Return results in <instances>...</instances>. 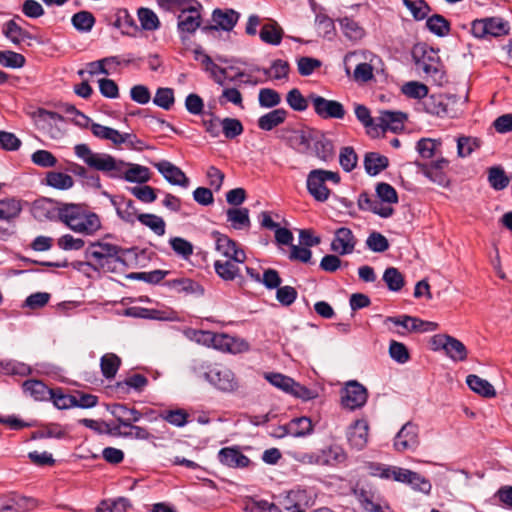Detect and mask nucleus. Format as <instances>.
Listing matches in <instances>:
<instances>
[{
	"label": "nucleus",
	"mask_w": 512,
	"mask_h": 512,
	"mask_svg": "<svg viewBox=\"0 0 512 512\" xmlns=\"http://www.w3.org/2000/svg\"><path fill=\"white\" fill-rule=\"evenodd\" d=\"M74 152L87 166L107 173L112 178H122L127 182L140 184L148 182L151 178L150 170L146 166L125 163L110 154L94 152L87 144L75 145Z\"/></svg>",
	"instance_id": "f257e3e1"
},
{
	"label": "nucleus",
	"mask_w": 512,
	"mask_h": 512,
	"mask_svg": "<svg viewBox=\"0 0 512 512\" xmlns=\"http://www.w3.org/2000/svg\"><path fill=\"white\" fill-rule=\"evenodd\" d=\"M57 215L69 229L82 235H93L101 228L99 216L77 204H61Z\"/></svg>",
	"instance_id": "f03ea898"
},
{
	"label": "nucleus",
	"mask_w": 512,
	"mask_h": 512,
	"mask_svg": "<svg viewBox=\"0 0 512 512\" xmlns=\"http://www.w3.org/2000/svg\"><path fill=\"white\" fill-rule=\"evenodd\" d=\"M127 250L112 244L106 238L91 242L85 250V257L92 259L94 265L108 272L120 271L126 267Z\"/></svg>",
	"instance_id": "7ed1b4c3"
},
{
	"label": "nucleus",
	"mask_w": 512,
	"mask_h": 512,
	"mask_svg": "<svg viewBox=\"0 0 512 512\" xmlns=\"http://www.w3.org/2000/svg\"><path fill=\"white\" fill-rule=\"evenodd\" d=\"M327 182H332L337 185L340 182V175L338 172L313 169L307 175L306 186L309 194L319 202H325L330 197V189Z\"/></svg>",
	"instance_id": "20e7f679"
},
{
	"label": "nucleus",
	"mask_w": 512,
	"mask_h": 512,
	"mask_svg": "<svg viewBox=\"0 0 512 512\" xmlns=\"http://www.w3.org/2000/svg\"><path fill=\"white\" fill-rule=\"evenodd\" d=\"M314 112L321 119H343L346 111L342 103L336 100H329L317 94L308 96Z\"/></svg>",
	"instance_id": "39448f33"
},
{
	"label": "nucleus",
	"mask_w": 512,
	"mask_h": 512,
	"mask_svg": "<svg viewBox=\"0 0 512 512\" xmlns=\"http://www.w3.org/2000/svg\"><path fill=\"white\" fill-rule=\"evenodd\" d=\"M265 379L273 386L282 391L309 400L313 398L312 391L299 383L295 382L291 377L281 373H265Z\"/></svg>",
	"instance_id": "423d86ee"
},
{
	"label": "nucleus",
	"mask_w": 512,
	"mask_h": 512,
	"mask_svg": "<svg viewBox=\"0 0 512 512\" xmlns=\"http://www.w3.org/2000/svg\"><path fill=\"white\" fill-rule=\"evenodd\" d=\"M205 378L223 392H233L238 388L234 373L227 367L216 365L205 373Z\"/></svg>",
	"instance_id": "0eeeda50"
},
{
	"label": "nucleus",
	"mask_w": 512,
	"mask_h": 512,
	"mask_svg": "<svg viewBox=\"0 0 512 512\" xmlns=\"http://www.w3.org/2000/svg\"><path fill=\"white\" fill-rule=\"evenodd\" d=\"M201 8L189 6L185 8L182 13L178 15L177 28L180 33L182 42L189 39V36L194 34L201 26Z\"/></svg>",
	"instance_id": "6e6552de"
},
{
	"label": "nucleus",
	"mask_w": 512,
	"mask_h": 512,
	"mask_svg": "<svg viewBox=\"0 0 512 512\" xmlns=\"http://www.w3.org/2000/svg\"><path fill=\"white\" fill-rule=\"evenodd\" d=\"M367 398L366 388L357 381H351L346 384L342 391L341 402L345 408L355 410L363 407Z\"/></svg>",
	"instance_id": "1a4fd4ad"
},
{
	"label": "nucleus",
	"mask_w": 512,
	"mask_h": 512,
	"mask_svg": "<svg viewBox=\"0 0 512 512\" xmlns=\"http://www.w3.org/2000/svg\"><path fill=\"white\" fill-rule=\"evenodd\" d=\"M417 69L422 71L434 82L441 84L444 79V71L438 55L433 51H424L422 57L416 60Z\"/></svg>",
	"instance_id": "9d476101"
},
{
	"label": "nucleus",
	"mask_w": 512,
	"mask_h": 512,
	"mask_svg": "<svg viewBox=\"0 0 512 512\" xmlns=\"http://www.w3.org/2000/svg\"><path fill=\"white\" fill-rule=\"evenodd\" d=\"M212 235L215 239L216 250L222 256L235 260L238 263L245 262L246 254L237 242L219 232H213Z\"/></svg>",
	"instance_id": "9b49d317"
},
{
	"label": "nucleus",
	"mask_w": 512,
	"mask_h": 512,
	"mask_svg": "<svg viewBox=\"0 0 512 512\" xmlns=\"http://www.w3.org/2000/svg\"><path fill=\"white\" fill-rule=\"evenodd\" d=\"M419 445L418 427L412 422L405 423L396 434L393 447L398 452L415 450Z\"/></svg>",
	"instance_id": "f8f14e48"
},
{
	"label": "nucleus",
	"mask_w": 512,
	"mask_h": 512,
	"mask_svg": "<svg viewBox=\"0 0 512 512\" xmlns=\"http://www.w3.org/2000/svg\"><path fill=\"white\" fill-rule=\"evenodd\" d=\"M386 322L402 326L408 332H433L438 329V324L431 321H424L416 317L403 315L399 317H387Z\"/></svg>",
	"instance_id": "ddd939ff"
},
{
	"label": "nucleus",
	"mask_w": 512,
	"mask_h": 512,
	"mask_svg": "<svg viewBox=\"0 0 512 512\" xmlns=\"http://www.w3.org/2000/svg\"><path fill=\"white\" fill-rule=\"evenodd\" d=\"M153 165L170 184L184 188L189 186L190 181L188 177L179 167L173 163L167 160H162L160 162L154 163Z\"/></svg>",
	"instance_id": "4468645a"
},
{
	"label": "nucleus",
	"mask_w": 512,
	"mask_h": 512,
	"mask_svg": "<svg viewBox=\"0 0 512 512\" xmlns=\"http://www.w3.org/2000/svg\"><path fill=\"white\" fill-rule=\"evenodd\" d=\"M212 347L233 354L249 350V344L246 340L223 333H215Z\"/></svg>",
	"instance_id": "2eb2a0df"
},
{
	"label": "nucleus",
	"mask_w": 512,
	"mask_h": 512,
	"mask_svg": "<svg viewBox=\"0 0 512 512\" xmlns=\"http://www.w3.org/2000/svg\"><path fill=\"white\" fill-rule=\"evenodd\" d=\"M356 246V239L349 228L341 227L335 231L331 250L338 255L351 254Z\"/></svg>",
	"instance_id": "dca6fc26"
},
{
	"label": "nucleus",
	"mask_w": 512,
	"mask_h": 512,
	"mask_svg": "<svg viewBox=\"0 0 512 512\" xmlns=\"http://www.w3.org/2000/svg\"><path fill=\"white\" fill-rule=\"evenodd\" d=\"M369 425L366 420H356L347 431V440L351 448L362 450L368 443Z\"/></svg>",
	"instance_id": "f3484780"
},
{
	"label": "nucleus",
	"mask_w": 512,
	"mask_h": 512,
	"mask_svg": "<svg viewBox=\"0 0 512 512\" xmlns=\"http://www.w3.org/2000/svg\"><path fill=\"white\" fill-rule=\"evenodd\" d=\"M313 155L322 162H329L334 159L335 150L332 140L327 138L325 134L318 131L315 133L311 148Z\"/></svg>",
	"instance_id": "a211bd4d"
},
{
	"label": "nucleus",
	"mask_w": 512,
	"mask_h": 512,
	"mask_svg": "<svg viewBox=\"0 0 512 512\" xmlns=\"http://www.w3.org/2000/svg\"><path fill=\"white\" fill-rule=\"evenodd\" d=\"M239 18V14L232 9H215L212 13V20L215 25L204 27L203 30H217L222 29L225 31H231L236 25Z\"/></svg>",
	"instance_id": "6ab92c4d"
},
{
	"label": "nucleus",
	"mask_w": 512,
	"mask_h": 512,
	"mask_svg": "<svg viewBox=\"0 0 512 512\" xmlns=\"http://www.w3.org/2000/svg\"><path fill=\"white\" fill-rule=\"evenodd\" d=\"M110 413L115 417L118 422L119 429L121 427L131 426V423H136L141 420L144 414L135 408H129L124 404H114L110 408Z\"/></svg>",
	"instance_id": "aec40b11"
},
{
	"label": "nucleus",
	"mask_w": 512,
	"mask_h": 512,
	"mask_svg": "<svg viewBox=\"0 0 512 512\" xmlns=\"http://www.w3.org/2000/svg\"><path fill=\"white\" fill-rule=\"evenodd\" d=\"M218 459L221 464L230 468H244L250 463V460L237 447H225L218 453Z\"/></svg>",
	"instance_id": "412c9836"
},
{
	"label": "nucleus",
	"mask_w": 512,
	"mask_h": 512,
	"mask_svg": "<svg viewBox=\"0 0 512 512\" xmlns=\"http://www.w3.org/2000/svg\"><path fill=\"white\" fill-rule=\"evenodd\" d=\"M453 97L446 95H431L423 102L424 109L427 113L438 116H450L449 104Z\"/></svg>",
	"instance_id": "4be33fe9"
},
{
	"label": "nucleus",
	"mask_w": 512,
	"mask_h": 512,
	"mask_svg": "<svg viewBox=\"0 0 512 512\" xmlns=\"http://www.w3.org/2000/svg\"><path fill=\"white\" fill-rule=\"evenodd\" d=\"M406 119V114L400 111H381L380 116L377 118L378 124L376 126L380 127L383 131L397 132L404 128Z\"/></svg>",
	"instance_id": "5701e85b"
},
{
	"label": "nucleus",
	"mask_w": 512,
	"mask_h": 512,
	"mask_svg": "<svg viewBox=\"0 0 512 512\" xmlns=\"http://www.w3.org/2000/svg\"><path fill=\"white\" fill-rule=\"evenodd\" d=\"M18 21H22L21 17L17 16L3 25L2 32L7 39H9L13 44L20 45L22 42L26 40H32L33 36L23 29Z\"/></svg>",
	"instance_id": "b1692460"
},
{
	"label": "nucleus",
	"mask_w": 512,
	"mask_h": 512,
	"mask_svg": "<svg viewBox=\"0 0 512 512\" xmlns=\"http://www.w3.org/2000/svg\"><path fill=\"white\" fill-rule=\"evenodd\" d=\"M287 117V110L284 108H276L260 116L257 120V125L260 130L271 131L282 125Z\"/></svg>",
	"instance_id": "393cba45"
},
{
	"label": "nucleus",
	"mask_w": 512,
	"mask_h": 512,
	"mask_svg": "<svg viewBox=\"0 0 512 512\" xmlns=\"http://www.w3.org/2000/svg\"><path fill=\"white\" fill-rule=\"evenodd\" d=\"M284 35L282 27L276 21H269L264 24L259 32L260 39L269 45L277 46L281 43Z\"/></svg>",
	"instance_id": "a878e982"
},
{
	"label": "nucleus",
	"mask_w": 512,
	"mask_h": 512,
	"mask_svg": "<svg viewBox=\"0 0 512 512\" xmlns=\"http://www.w3.org/2000/svg\"><path fill=\"white\" fill-rule=\"evenodd\" d=\"M238 262L232 259L225 261L216 260L214 263V269L216 274L225 281H233L240 275V268Z\"/></svg>",
	"instance_id": "bb28decb"
},
{
	"label": "nucleus",
	"mask_w": 512,
	"mask_h": 512,
	"mask_svg": "<svg viewBox=\"0 0 512 512\" xmlns=\"http://www.w3.org/2000/svg\"><path fill=\"white\" fill-rule=\"evenodd\" d=\"M388 164V158L376 152L366 153L364 157L365 171L371 176L379 174L387 168Z\"/></svg>",
	"instance_id": "cd10ccee"
},
{
	"label": "nucleus",
	"mask_w": 512,
	"mask_h": 512,
	"mask_svg": "<svg viewBox=\"0 0 512 512\" xmlns=\"http://www.w3.org/2000/svg\"><path fill=\"white\" fill-rule=\"evenodd\" d=\"M321 466H332L343 463L346 460V453L344 449L338 445H331L324 449L319 450Z\"/></svg>",
	"instance_id": "c85d7f7f"
},
{
	"label": "nucleus",
	"mask_w": 512,
	"mask_h": 512,
	"mask_svg": "<svg viewBox=\"0 0 512 512\" xmlns=\"http://www.w3.org/2000/svg\"><path fill=\"white\" fill-rule=\"evenodd\" d=\"M466 383L472 391L481 396L489 398L494 397L496 395V391L493 385L490 384V382H488L487 380L477 375H468L466 378Z\"/></svg>",
	"instance_id": "c756f323"
},
{
	"label": "nucleus",
	"mask_w": 512,
	"mask_h": 512,
	"mask_svg": "<svg viewBox=\"0 0 512 512\" xmlns=\"http://www.w3.org/2000/svg\"><path fill=\"white\" fill-rule=\"evenodd\" d=\"M23 389L35 400L50 398L53 389H49L42 381L27 380L23 383Z\"/></svg>",
	"instance_id": "7c9ffc66"
},
{
	"label": "nucleus",
	"mask_w": 512,
	"mask_h": 512,
	"mask_svg": "<svg viewBox=\"0 0 512 512\" xmlns=\"http://www.w3.org/2000/svg\"><path fill=\"white\" fill-rule=\"evenodd\" d=\"M116 212L123 221L129 224H134L140 215L135 203L131 199L120 201L116 206Z\"/></svg>",
	"instance_id": "2f4dec72"
},
{
	"label": "nucleus",
	"mask_w": 512,
	"mask_h": 512,
	"mask_svg": "<svg viewBox=\"0 0 512 512\" xmlns=\"http://www.w3.org/2000/svg\"><path fill=\"white\" fill-rule=\"evenodd\" d=\"M46 183L58 190H68L73 187L74 180L66 173L50 171L46 174Z\"/></svg>",
	"instance_id": "473e14b6"
},
{
	"label": "nucleus",
	"mask_w": 512,
	"mask_h": 512,
	"mask_svg": "<svg viewBox=\"0 0 512 512\" xmlns=\"http://www.w3.org/2000/svg\"><path fill=\"white\" fill-rule=\"evenodd\" d=\"M138 221L149 228L157 236L165 234L166 223L162 217L150 213H142L138 217Z\"/></svg>",
	"instance_id": "72a5a7b5"
},
{
	"label": "nucleus",
	"mask_w": 512,
	"mask_h": 512,
	"mask_svg": "<svg viewBox=\"0 0 512 512\" xmlns=\"http://www.w3.org/2000/svg\"><path fill=\"white\" fill-rule=\"evenodd\" d=\"M445 354L454 362H461L467 359L468 351L465 345L458 339L450 336Z\"/></svg>",
	"instance_id": "f704fd0d"
},
{
	"label": "nucleus",
	"mask_w": 512,
	"mask_h": 512,
	"mask_svg": "<svg viewBox=\"0 0 512 512\" xmlns=\"http://www.w3.org/2000/svg\"><path fill=\"white\" fill-rule=\"evenodd\" d=\"M121 364V359L114 353H107L101 357L100 367L103 376L114 378Z\"/></svg>",
	"instance_id": "c9c22d12"
},
{
	"label": "nucleus",
	"mask_w": 512,
	"mask_h": 512,
	"mask_svg": "<svg viewBox=\"0 0 512 512\" xmlns=\"http://www.w3.org/2000/svg\"><path fill=\"white\" fill-rule=\"evenodd\" d=\"M227 220L231 222L233 228H248L251 224L249 211L246 208H232L227 210Z\"/></svg>",
	"instance_id": "e433bc0d"
},
{
	"label": "nucleus",
	"mask_w": 512,
	"mask_h": 512,
	"mask_svg": "<svg viewBox=\"0 0 512 512\" xmlns=\"http://www.w3.org/2000/svg\"><path fill=\"white\" fill-rule=\"evenodd\" d=\"M312 431V422L307 417L295 418L288 424V432L294 437H303Z\"/></svg>",
	"instance_id": "4c0bfd02"
},
{
	"label": "nucleus",
	"mask_w": 512,
	"mask_h": 512,
	"mask_svg": "<svg viewBox=\"0 0 512 512\" xmlns=\"http://www.w3.org/2000/svg\"><path fill=\"white\" fill-rule=\"evenodd\" d=\"M481 146V140L470 136H461L457 139V154L459 157H468Z\"/></svg>",
	"instance_id": "58836bf2"
},
{
	"label": "nucleus",
	"mask_w": 512,
	"mask_h": 512,
	"mask_svg": "<svg viewBox=\"0 0 512 512\" xmlns=\"http://www.w3.org/2000/svg\"><path fill=\"white\" fill-rule=\"evenodd\" d=\"M281 95L272 88H262L258 93V102L260 107L271 109L281 103Z\"/></svg>",
	"instance_id": "ea45409f"
},
{
	"label": "nucleus",
	"mask_w": 512,
	"mask_h": 512,
	"mask_svg": "<svg viewBox=\"0 0 512 512\" xmlns=\"http://www.w3.org/2000/svg\"><path fill=\"white\" fill-rule=\"evenodd\" d=\"M71 22L76 30L89 32L95 24V18L91 12L80 11L72 16Z\"/></svg>",
	"instance_id": "a19ab883"
},
{
	"label": "nucleus",
	"mask_w": 512,
	"mask_h": 512,
	"mask_svg": "<svg viewBox=\"0 0 512 512\" xmlns=\"http://www.w3.org/2000/svg\"><path fill=\"white\" fill-rule=\"evenodd\" d=\"M289 63L282 59L274 60L269 69H264L263 72L268 77L274 80L287 79L289 74Z\"/></svg>",
	"instance_id": "79ce46f5"
},
{
	"label": "nucleus",
	"mask_w": 512,
	"mask_h": 512,
	"mask_svg": "<svg viewBox=\"0 0 512 512\" xmlns=\"http://www.w3.org/2000/svg\"><path fill=\"white\" fill-rule=\"evenodd\" d=\"M427 28L437 36L443 37L449 33V22L441 15L435 14L426 21Z\"/></svg>",
	"instance_id": "37998d69"
},
{
	"label": "nucleus",
	"mask_w": 512,
	"mask_h": 512,
	"mask_svg": "<svg viewBox=\"0 0 512 512\" xmlns=\"http://www.w3.org/2000/svg\"><path fill=\"white\" fill-rule=\"evenodd\" d=\"M160 417L173 426L184 427L188 423L189 414L184 409L179 408L164 411Z\"/></svg>",
	"instance_id": "c03bdc74"
},
{
	"label": "nucleus",
	"mask_w": 512,
	"mask_h": 512,
	"mask_svg": "<svg viewBox=\"0 0 512 512\" xmlns=\"http://www.w3.org/2000/svg\"><path fill=\"white\" fill-rule=\"evenodd\" d=\"M401 92L409 98L422 99L428 94V87L418 81H410L401 87Z\"/></svg>",
	"instance_id": "a18cd8bd"
},
{
	"label": "nucleus",
	"mask_w": 512,
	"mask_h": 512,
	"mask_svg": "<svg viewBox=\"0 0 512 512\" xmlns=\"http://www.w3.org/2000/svg\"><path fill=\"white\" fill-rule=\"evenodd\" d=\"M383 280L391 291H399L404 286L403 275L394 267H389L384 271Z\"/></svg>",
	"instance_id": "49530a36"
},
{
	"label": "nucleus",
	"mask_w": 512,
	"mask_h": 512,
	"mask_svg": "<svg viewBox=\"0 0 512 512\" xmlns=\"http://www.w3.org/2000/svg\"><path fill=\"white\" fill-rule=\"evenodd\" d=\"M340 25L345 36L351 40H358L364 36L363 28L351 18H343Z\"/></svg>",
	"instance_id": "de8ad7c7"
},
{
	"label": "nucleus",
	"mask_w": 512,
	"mask_h": 512,
	"mask_svg": "<svg viewBox=\"0 0 512 512\" xmlns=\"http://www.w3.org/2000/svg\"><path fill=\"white\" fill-rule=\"evenodd\" d=\"M441 146L440 140H434L430 138H422L417 142L416 149L420 156L424 159L432 158L437 149Z\"/></svg>",
	"instance_id": "09e8293b"
},
{
	"label": "nucleus",
	"mask_w": 512,
	"mask_h": 512,
	"mask_svg": "<svg viewBox=\"0 0 512 512\" xmlns=\"http://www.w3.org/2000/svg\"><path fill=\"white\" fill-rule=\"evenodd\" d=\"M221 130L226 138L233 139L243 133V125L236 118H224L221 120Z\"/></svg>",
	"instance_id": "8fccbe9b"
},
{
	"label": "nucleus",
	"mask_w": 512,
	"mask_h": 512,
	"mask_svg": "<svg viewBox=\"0 0 512 512\" xmlns=\"http://www.w3.org/2000/svg\"><path fill=\"white\" fill-rule=\"evenodd\" d=\"M488 181L495 190H503L509 184L508 177L500 167H492L489 169Z\"/></svg>",
	"instance_id": "3c124183"
},
{
	"label": "nucleus",
	"mask_w": 512,
	"mask_h": 512,
	"mask_svg": "<svg viewBox=\"0 0 512 512\" xmlns=\"http://www.w3.org/2000/svg\"><path fill=\"white\" fill-rule=\"evenodd\" d=\"M389 355L394 361L400 364H404L410 359L407 347L403 343L395 340L390 341Z\"/></svg>",
	"instance_id": "603ef678"
},
{
	"label": "nucleus",
	"mask_w": 512,
	"mask_h": 512,
	"mask_svg": "<svg viewBox=\"0 0 512 512\" xmlns=\"http://www.w3.org/2000/svg\"><path fill=\"white\" fill-rule=\"evenodd\" d=\"M50 399L58 409H70L76 403L74 395L64 394L61 389L52 390Z\"/></svg>",
	"instance_id": "864d4df0"
},
{
	"label": "nucleus",
	"mask_w": 512,
	"mask_h": 512,
	"mask_svg": "<svg viewBox=\"0 0 512 512\" xmlns=\"http://www.w3.org/2000/svg\"><path fill=\"white\" fill-rule=\"evenodd\" d=\"M358 157L352 147H344L339 154V163L344 171L350 172L357 165Z\"/></svg>",
	"instance_id": "5fc2aeb1"
},
{
	"label": "nucleus",
	"mask_w": 512,
	"mask_h": 512,
	"mask_svg": "<svg viewBox=\"0 0 512 512\" xmlns=\"http://www.w3.org/2000/svg\"><path fill=\"white\" fill-rule=\"evenodd\" d=\"M139 21L145 30H156L160 26L157 15L148 8H141L138 12Z\"/></svg>",
	"instance_id": "6e6d98bb"
},
{
	"label": "nucleus",
	"mask_w": 512,
	"mask_h": 512,
	"mask_svg": "<svg viewBox=\"0 0 512 512\" xmlns=\"http://www.w3.org/2000/svg\"><path fill=\"white\" fill-rule=\"evenodd\" d=\"M485 24H487L488 36L499 37L508 34V23L501 18H486Z\"/></svg>",
	"instance_id": "4d7b16f0"
},
{
	"label": "nucleus",
	"mask_w": 512,
	"mask_h": 512,
	"mask_svg": "<svg viewBox=\"0 0 512 512\" xmlns=\"http://www.w3.org/2000/svg\"><path fill=\"white\" fill-rule=\"evenodd\" d=\"M31 161L40 167L50 168L57 164L56 157L48 150H37L31 155Z\"/></svg>",
	"instance_id": "13d9d810"
},
{
	"label": "nucleus",
	"mask_w": 512,
	"mask_h": 512,
	"mask_svg": "<svg viewBox=\"0 0 512 512\" xmlns=\"http://www.w3.org/2000/svg\"><path fill=\"white\" fill-rule=\"evenodd\" d=\"M286 101L295 111H304L308 108L309 99H306L297 88H293L287 93Z\"/></svg>",
	"instance_id": "bf43d9fd"
},
{
	"label": "nucleus",
	"mask_w": 512,
	"mask_h": 512,
	"mask_svg": "<svg viewBox=\"0 0 512 512\" xmlns=\"http://www.w3.org/2000/svg\"><path fill=\"white\" fill-rule=\"evenodd\" d=\"M155 105L169 110L174 104V93L171 88H158L153 99Z\"/></svg>",
	"instance_id": "052dcab7"
},
{
	"label": "nucleus",
	"mask_w": 512,
	"mask_h": 512,
	"mask_svg": "<svg viewBox=\"0 0 512 512\" xmlns=\"http://www.w3.org/2000/svg\"><path fill=\"white\" fill-rule=\"evenodd\" d=\"M80 423L98 433L107 432L113 435L121 434V430H119L118 426H112L106 422H100L93 419H82L80 420Z\"/></svg>",
	"instance_id": "680f3d73"
},
{
	"label": "nucleus",
	"mask_w": 512,
	"mask_h": 512,
	"mask_svg": "<svg viewBox=\"0 0 512 512\" xmlns=\"http://www.w3.org/2000/svg\"><path fill=\"white\" fill-rule=\"evenodd\" d=\"M169 242L174 252L183 258L187 259L193 254V245L184 238L174 237Z\"/></svg>",
	"instance_id": "e2e57ef3"
},
{
	"label": "nucleus",
	"mask_w": 512,
	"mask_h": 512,
	"mask_svg": "<svg viewBox=\"0 0 512 512\" xmlns=\"http://www.w3.org/2000/svg\"><path fill=\"white\" fill-rule=\"evenodd\" d=\"M403 2L416 20H423L430 10L428 4L423 0H403Z\"/></svg>",
	"instance_id": "0e129e2a"
},
{
	"label": "nucleus",
	"mask_w": 512,
	"mask_h": 512,
	"mask_svg": "<svg viewBox=\"0 0 512 512\" xmlns=\"http://www.w3.org/2000/svg\"><path fill=\"white\" fill-rule=\"evenodd\" d=\"M377 196L384 202L394 204L398 202L396 190L388 183H378L376 186Z\"/></svg>",
	"instance_id": "69168bd1"
},
{
	"label": "nucleus",
	"mask_w": 512,
	"mask_h": 512,
	"mask_svg": "<svg viewBox=\"0 0 512 512\" xmlns=\"http://www.w3.org/2000/svg\"><path fill=\"white\" fill-rule=\"evenodd\" d=\"M366 244L374 252H384L389 248L387 238L378 232L371 233L367 238Z\"/></svg>",
	"instance_id": "338daca9"
},
{
	"label": "nucleus",
	"mask_w": 512,
	"mask_h": 512,
	"mask_svg": "<svg viewBox=\"0 0 512 512\" xmlns=\"http://www.w3.org/2000/svg\"><path fill=\"white\" fill-rule=\"evenodd\" d=\"M8 500L11 504L12 512H25L34 507V500L32 498L12 495L8 497Z\"/></svg>",
	"instance_id": "774afa93"
}]
</instances>
